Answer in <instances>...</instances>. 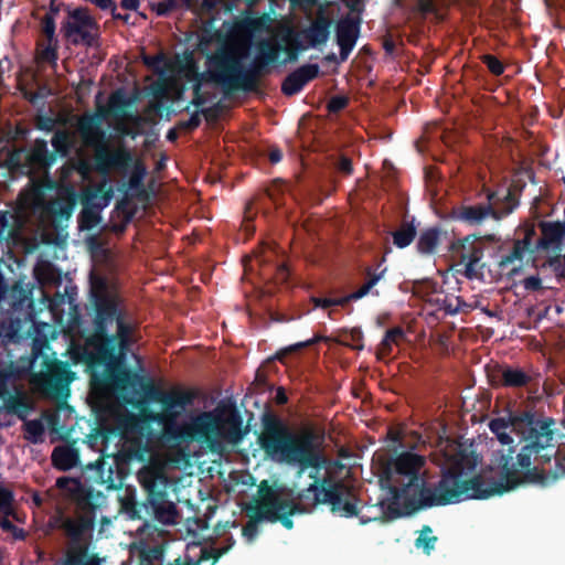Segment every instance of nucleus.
Listing matches in <instances>:
<instances>
[{
  "label": "nucleus",
  "mask_w": 565,
  "mask_h": 565,
  "mask_svg": "<svg viewBox=\"0 0 565 565\" xmlns=\"http://www.w3.org/2000/svg\"><path fill=\"white\" fill-rule=\"evenodd\" d=\"M38 291V313L46 309L55 324L64 327L67 322L84 339L75 353L90 374L92 391L102 394L127 392L136 374L124 366L118 349L127 342L131 327L116 298L95 295L94 330L86 334V330H79L82 317L76 303L77 288L72 281L64 284L61 270L39 258Z\"/></svg>",
  "instance_id": "f257e3e1"
},
{
  "label": "nucleus",
  "mask_w": 565,
  "mask_h": 565,
  "mask_svg": "<svg viewBox=\"0 0 565 565\" xmlns=\"http://www.w3.org/2000/svg\"><path fill=\"white\" fill-rule=\"evenodd\" d=\"M553 418L535 419L534 415L523 413L520 416L509 415L497 417L489 424L490 430L497 435L501 431H521L524 445L514 461V447H509L507 454L500 458L499 480L481 477L479 491H475V499H488L503 494L525 483L547 486L565 477V452L556 449L554 444Z\"/></svg>",
  "instance_id": "f03ea898"
},
{
  "label": "nucleus",
  "mask_w": 565,
  "mask_h": 565,
  "mask_svg": "<svg viewBox=\"0 0 565 565\" xmlns=\"http://www.w3.org/2000/svg\"><path fill=\"white\" fill-rule=\"evenodd\" d=\"M462 460L446 470L437 483L428 484L422 472L425 457L402 452L384 466L380 477L382 487L388 489L391 497L381 502L380 515L366 520L361 516V524L393 521L419 510L475 499L472 494L479 491L481 476L465 479Z\"/></svg>",
  "instance_id": "7ed1b4c3"
},
{
  "label": "nucleus",
  "mask_w": 565,
  "mask_h": 565,
  "mask_svg": "<svg viewBox=\"0 0 565 565\" xmlns=\"http://www.w3.org/2000/svg\"><path fill=\"white\" fill-rule=\"evenodd\" d=\"M193 402V394L183 390L168 391L161 404V412L145 414L148 422L162 426V439L171 444H205L212 451L222 449L223 443L238 444L246 430L236 409L224 414L218 411L202 412L189 423L179 425L178 417Z\"/></svg>",
  "instance_id": "20e7f679"
},
{
  "label": "nucleus",
  "mask_w": 565,
  "mask_h": 565,
  "mask_svg": "<svg viewBox=\"0 0 565 565\" xmlns=\"http://www.w3.org/2000/svg\"><path fill=\"white\" fill-rule=\"evenodd\" d=\"M263 430L258 436V444L267 457L299 468L297 475L301 476L306 470L308 477L313 480L308 488L298 493V499L303 505H309L317 494H321L334 481L330 477L319 476V470L324 468L328 459L321 447L324 440L323 434L313 428H305L292 431L277 415L265 413L262 417Z\"/></svg>",
  "instance_id": "39448f33"
},
{
  "label": "nucleus",
  "mask_w": 565,
  "mask_h": 565,
  "mask_svg": "<svg viewBox=\"0 0 565 565\" xmlns=\"http://www.w3.org/2000/svg\"><path fill=\"white\" fill-rule=\"evenodd\" d=\"M246 55L231 46L217 49L207 57L211 78L230 89L257 90L259 78L269 73V67L254 57L249 67L244 68L242 58Z\"/></svg>",
  "instance_id": "423d86ee"
},
{
  "label": "nucleus",
  "mask_w": 565,
  "mask_h": 565,
  "mask_svg": "<svg viewBox=\"0 0 565 565\" xmlns=\"http://www.w3.org/2000/svg\"><path fill=\"white\" fill-rule=\"evenodd\" d=\"M76 193L65 186L57 191L54 199L45 201L42 185L38 181V246H63L67 238V223L76 205Z\"/></svg>",
  "instance_id": "0eeeda50"
},
{
  "label": "nucleus",
  "mask_w": 565,
  "mask_h": 565,
  "mask_svg": "<svg viewBox=\"0 0 565 565\" xmlns=\"http://www.w3.org/2000/svg\"><path fill=\"white\" fill-rule=\"evenodd\" d=\"M521 188L510 185L505 193L482 186L478 196L484 194V201L471 202L465 200L450 211V218L470 227L482 226L488 220L500 222L509 216L520 204Z\"/></svg>",
  "instance_id": "6e6552de"
},
{
  "label": "nucleus",
  "mask_w": 565,
  "mask_h": 565,
  "mask_svg": "<svg viewBox=\"0 0 565 565\" xmlns=\"http://www.w3.org/2000/svg\"><path fill=\"white\" fill-rule=\"evenodd\" d=\"M74 380V373L68 365L60 360H54L47 365L46 372H38V394L45 392L49 396L60 401L55 412L46 416L51 430L58 431L63 428L60 414L71 413L72 408L66 404L70 396V384Z\"/></svg>",
  "instance_id": "1a4fd4ad"
},
{
  "label": "nucleus",
  "mask_w": 565,
  "mask_h": 565,
  "mask_svg": "<svg viewBox=\"0 0 565 565\" xmlns=\"http://www.w3.org/2000/svg\"><path fill=\"white\" fill-rule=\"evenodd\" d=\"M94 168L103 175H108L111 171L122 175L129 173L127 188L130 190H139L147 174L145 163L136 159L132 152L124 146L115 149L106 146L98 147L94 154Z\"/></svg>",
  "instance_id": "9d476101"
},
{
  "label": "nucleus",
  "mask_w": 565,
  "mask_h": 565,
  "mask_svg": "<svg viewBox=\"0 0 565 565\" xmlns=\"http://www.w3.org/2000/svg\"><path fill=\"white\" fill-rule=\"evenodd\" d=\"M140 482L147 492L143 505L161 523H174L175 505L168 500V478L161 471L149 469L140 473Z\"/></svg>",
  "instance_id": "9b49d317"
},
{
  "label": "nucleus",
  "mask_w": 565,
  "mask_h": 565,
  "mask_svg": "<svg viewBox=\"0 0 565 565\" xmlns=\"http://www.w3.org/2000/svg\"><path fill=\"white\" fill-rule=\"evenodd\" d=\"M28 186L17 199L14 213L0 211V241L4 238L10 226V218H14L18 227L32 224L35 217V146L30 148L28 156Z\"/></svg>",
  "instance_id": "f8f14e48"
},
{
  "label": "nucleus",
  "mask_w": 565,
  "mask_h": 565,
  "mask_svg": "<svg viewBox=\"0 0 565 565\" xmlns=\"http://www.w3.org/2000/svg\"><path fill=\"white\" fill-rule=\"evenodd\" d=\"M62 529L68 542L63 556L55 565H102L98 555L89 553L88 543L84 539V523L65 519Z\"/></svg>",
  "instance_id": "ddd939ff"
},
{
  "label": "nucleus",
  "mask_w": 565,
  "mask_h": 565,
  "mask_svg": "<svg viewBox=\"0 0 565 565\" xmlns=\"http://www.w3.org/2000/svg\"><path fill=\"white\" fill-rule=\"evenodd\" d=\"M450 250L459 259L457 266H462L461 273L467 279H482L486 264L482 262L484 246L480 236L469 234L450 244Z\"/></svg>",
  "instance_id": "4468645a"
},
{
  "label": "nucleus",
  "mask_w": 565,
  "mask_h": 565,
  "mask_svg": "<svg viewBox=\"0 0 565 565\" xmlns=\"http://www.w3.org/2000/svg\"><path fill=\"white\" fill-rule=\"evenodd\" d=\"M351 499L355 498L348 487L342 481H334L321 494H317L309 507L313 508L318 504H329L333 514H338L343 518L359 516L361 520L362 515H359L356 502ZM363 516L366 520V516ZM369 518L370 516H367V519Z\"/></svg>",
  "instance_id": "2eb2a0df"
},
{
  "label": "nucleus",
  "mask_w": 565,
  "mask_h": 565,
  "mask_svg": "<svg viewBox=\"0 0 565 565\" xmlns=\"http://www.w3.org/2000/svg\"><path fill=\"white\" fill-rule=\"evenodd\" d=\"M351 499L355 498L348 487L342 481H334L321 494H317L309 507L313 508L318 504H329L333 514H338L343 518L359 516L361 520L362 515H359L356 502ZM363 516L366 520V516ZM369 518L370 516H367V519Z\"/></svg>",
  "instance_id": "dca6fc26"
},
{
  "label": "nucleus",
  "mask_w": 565,
  "mask_h": 565,
  "mask_svg": "<svg viewBox=\"0 0 565 565\" xmlns=\"http://www.w3.org/2000/svg\"><path fill=\"white\" fill-rule=\"evenodd\" d=\"M302 504L270 492L259 502V518L271 523L280 522L284 527L291 530L294 527L291 516L306 511Z\"/></svg>",
  "instance_id": "f3484780"
},
{
  "label": "nucleus",
  "mask_w": 565,
  "mask_h": 565,
  "mask_svg": "<svg viewBox=\"0 0 565 565\" xmlns=\"http://www.w3.org/2000/svg\"><path fill=\"white\" fill-rule=\"evenodd\" d=\"M97 29L96 20L89 14L88 9L83 7L68 10L67 19L62 22L61 26L64 36L70 39L72 43L82 42L87 46H92L96 39L90 30Z\"/></svg>",
  "instance_id": "a211bd4d"
},
{
  "label": "nucleus",
  "mask_w": 565,
  "mask_h": 565,
  "mask_svg": "<svg viewBox=\"0 0 565 565\" xmlns=\"http://www.w3.org/2000/svg\"><path fill=\"white\" fill-rule=\"evenodd\" d=\"M148 419H142L132 413L119 415L115 420L114 427L99 426L95 434L89 436L90 441L96 443L102 439L106 444L111 436H119L122 439L137 435L149 434Z\"/></svg>",
  "instance_id": "6ab92c4d"
},
{
  "label": "nucleus",
  "mask_w": 565,
  "mask_h": 565,
  "mask_svg": "<svg viewBox=\"0 0 565 565\" xmlns=\"http://www.w3.org/2000/svg\"><path fill=\"white\" fill-rule=\"evenodd\" d=\"M487 377L493 388H522L532 381V376L523 369L509 364H495L487 367Z\"/></svg>",
  "instance_id": "aec40b11"
},
{
  "label": "nucleus",
  "mask_w": 565,
  "mask_h": 565,
  "mask_svg": "<svg viewBox=\"0 0 565 565\" xmlns=\"http://www.w3.org/2000/svg\"><path fill=\"white\" fill-rule=\"evenodd\" d=\"M330 21L324 17H319L313 20L310 25L301 32L302 39L307 42V46H301L296 41V50L288 52V60H297V50H305L307 47H317L324 44L330 35Z\"/></svg>",
  "instance_id": "412c9836"
},
{
  "label": "nucleus",
  "mask_w": 565,
  "mask_h": 565,
  "mask_svg": "<svg viewBox=\"0 0 565 565\" xmlns=\"http://www.w3.org/2000/svg\"><path fill=\"white\" fill-rule=\"evenodd\" d=\"M360 34V19L350 17L341 19L337 23L335 36L337 44L340 47V61L348 60L350 53L353 51L356 40Z\"/></svg>",
  "instance_id": "4be33fe9"
},
{
  "label": "nucleus",
  "mask_w": 565,
  "mask_h": 565,
  "mask_svg": "<svg viewBox=\"0 0 565 565\" xmlns=\"http://www.w3.org/2000/svg\"><path fill=\"white\" fill-rule=\"evenodd\" d=\"M318 75V64L301 65L285 77L281 83V92L286 96H294Z\"/></svg>",
  "instance_id": "5701e85b"
},
{
  "label": "nucleus",
  "mask_w": 565,
  "mask_h": 565,
  "mask_svg": "<svg viewBox=\"0 0 565 565\" xmlns=\"http://www.w3.org/2000/svg\"><path fill=\"white\" fill-rule=\"evenodd\" d=\"M381 268V265H377L375 269L372 267H366L365 269V281L364 284L356 289L355 291L340 298H332L333 306L344 307L350 301H356L362 299L363 297L372 294L374 296H379L377 290H373L376 284L384 277L386 273V268Z\"/></svg>",
  "instance_id": "b1692460"
},
{
  "label": "nucleus",
  "mask_w": 565,
  "mask_h": 565,
  "mask_svg": "<svg viewBox=\"0 0 565 565\" xmlns=\"http://www.w3.org/2000/svg\"><path fill=\"white\" fill-rule=\"evenodd\" d=\"M540 230L541 237L536 242L535 249L561 252L565 239V223L544 221L540 223Z\"/></svg>",
  "instance_id": "393cba45"
},
{
  "label": "nucleus",
  "mask_w": 565,
  "mask_h": 565,
  "mask_svg": "<svg viewBox=\"0 0 565 565\" xmlns=\"http://www.w3.org/2000/svg\"><path fill=\"white\" fill-rule=\"evenodd\" d=\"M63 3H56L55 0H51L50 11L45 14L42 21V33L47 41V46L43 52V56L46 60H56L58 41L55 35V18L60 12Z\"/></svg>",
  "instance_id": "a878e982"
},
{
  "label": "nucleus",
  "mask_w": 565,
  "mask_h": 565,
  "mask_svg": "<svg viewBox=\"0 0 565 565\" xmlns=\"http://www.w3.org/2000/svg\"><path fill=\"white\" fill-rule=\"evenodd\" d=\"M274 255V250H268L263 255L256 256L255 260L260 267L263 276L273 279L276 284H284L288 280L289 269L284 262L271 264Z\"/></svg>",
  "instance_id": "bb28decb"
},
{
  "label": "nucleus",
  "mask_w": 565,
  "mask_h": 565,
  "mask_svg": "<svg viewBox=\"0 0 565 565\" xmlns=\"http://www.w3.org/2000/svg\"><path fill=\"white\" fill-rule=\"evenodd\" d=\"M124 440L122 452L127 460H137L142 462L148 459L151 451L148 434L137 435Z\"/></svg>",
  "instance_id": "cd10ccee"
},
{
  "label": "nucleus",
  "mask_w": 565,
  "mask_h": 565,
  "mask_svg": "<svg viewBox=\"0 0 565 565\" xmlns=\"http://www.w3.org/2000/svg\"><path fill=\"white\" fill-rule=\"evenodd\" d=\"M535 235V232L533 228L525 231L524 237L520 239H515L513 243L512 250L508 253L507 255L501 256V259L499 260V267L500 268H507L509 265L513 264L514 262H522L525 254L531 252L533 253L535 248H531L532 246V238Z\"/></svg>",
  "instance_id": "c85d7f7f"
},
{
  "label": "nucleus",
  "mask_w": 565,
  "mask_h": 565,
  "mask_svg": "<svg viewBox=\"0 0 565 565\" xmlns=\"http://www.w3.org/2000/svg\"><path fill=\"white\" fill-rule=\"evenodd\" d=\"M51 458L54 467L63 471L70 470L79 463V452L73 444L56 446Z\"/></svg>",
  "instance_id": "c756f323"
},
{
  "label": "nucleus",
  "mask_w": 565,
  "mask_h": 565,
  "mask_svg": "<svg viewBox=\"0 0 565 565\" xmlns=\"http://www.w3.org/2000/svg\"><path fill=\"white\" fill-rule=\"evenodd\" d=\"M449 2L450 0H415L413 12L422 19L443 21Z\"/></svg>",
  "instance_id": "7c9ffc66"
},
{
  "label": "nucleus",
  "mask_w": 565,
  "mask_h": 565,
  "mask_svg": "<svg viewBox=\"0 0 565 565\" xmlns=\"http://www.w3.org/2000/svg\"><path fill=\"white\" fill-rule=\"evenodd\" d=\"M77 129L84 141L88 145H92L95 139L104 138V131L100 129L99 119L96 116H82L78 119Z\"/></svg>",
  "instance_id": "2f4dec72"
},
{
  "label": "nucleus",
  "mask_w": 565,
  "mask_h": 565,
  "mask_svg": "<svg viewBox=\"0 0 565 565\" xmlns=\"http://www.w3.org/2000/svg\"><path fill=\"white\" fill-rule=\"evenodd\" d=\"M282 50L284 47L278 42L264 39L256 45L255 58L269 66L278 61L279 54Z\"/></svg>",
  "instance_id": "473e14b6"
},
{
  "label": "nucleus",
  "mask_w": 565,
  "mask_h": 565,
  "mask_svg": "<svg viewBox=\"0 0 565 565\" xmlns=\"http://www.w3.org/2000/svg\"><path fill=\"white\" fill-rule=\"evenodd\" d=\"M441 231L439 227L434 226L424 230L417 239L416 248L420 254L429 255L435 253L440 242Z\"/></svg>",
  "instance_id": "72a5a7b5"
},
{
  "label": "nucleus",
  "mask_w": 565,
  "mask_h": 565,
  "mask_svg": "<svg viewBox=\"0 0 565 565\" xmlns=\"http://www.w3.org/2000/svg\"><path fill=\"white\" fill-rule=\"evenodd\" d=\"M405 331L402 327H394L392 329H388L385 332L384 338L382 339L379 349H377V355L379 358H384L391 354L392 352V345L398 344L402 340L405 339Z\"/></svg>",
  "instance_id": "f704fd0d"
},
{
  "label": "nucleus",
  "mask_w": 565,
  "mask_h": 565,
  "mask_svg": "<svg viewBox=\"0 0 565 565\" xmlns=\"http://www.w3.org/2000/svg\"><path fill=\"white\" fill-rule=\"evenodd\" d=\"M417 234L413 222L404 221L399 228L392 232L393 243L398 248H405L412 244Z\"/></svg>",
  "instance_id": "c9c22d12"
},
{
  "label": "nucleus",
  "mask_w": 565,
  "mask_h": 565,
  "mask_svg": "<svg viewBox=\"0 0 565 565\" xmlns=\"http://www.w3.org/2000/svg\"><path fill=\"white\" fill-rule=\"evenodd\" d=\"M52 147L55 152L62 157L68 156L73 146L71 134L67 130H57L51 140Z\"/></svg>",
  "instance_id": "e433bc0d"
},
{
  "label": "nucleus",
  "mask_w": 565,
  "mask_h": 565,
  "mask_svg": "<svg viewBox=\"0 0 565 565\" xmlns=\"http://www.w3.org/2000/svg\"><path fill=\"white\" fill-rule=\"evenodd\" d=\"M226 545L217 548H206L202 547L200 550V561L205 562L209 559H213L212 565H215V563L221 558L224 554H226L235 544V540L230 536L226 539Z\"/></svg>",
  "instance_id": "4c0bfd02"
},
{
  "label": "nucleus",
  "mask_w": 565,
  "mask_h": 565,
  "mask_svg": "<svg viewBox=\"0 0 565 565\" xmlns=\"http://www.w3.org/2000/svg\"><path fill=\"white\" fill-rule=\"evenodd\" d=\"M226 545L217 548H206L202 547L200 550V561L205 562L209 559H213L212 565H215V563L221 558L224 554H226L235 544V540L230 536L226 539Z\"/></svg>",
  "instance_id": "58836bf2"
},
{
  "label": "nucleus",
  "mask_w": 565,
  "mask_h": 565,
  "mask_svg": "<svg viewBox=\"0 0 565 565\" xmlns=\"http://www.w3.org/2000/svg\"><path fill=\"white\" fill-rule=\"evenodd\" d=\"M212 108H201V109H196L188 120H180L178 124H177V127L180 129V130H184V131H193L195 130L200 125H201V116H205L206 118H209L211 115H212Z\"/></svg>",
  "instance_id": "ea45409f"
},
{
  "label": "nucleus",
  "mask_w": 565,
  "mask_h": 565,
  "mask_svg": "<svg viewBox=\"0 0 565 565\" xmlns=\"http://www.w3.org/2000/svg\"><path fill=\"white\" fill-rule=\"evenodd\" d=\"M163 548L161 546H145L139 548V565H153L154 562L163 559Z\"/></svg>",
  "instance_id": "a19ab883"
},
{
  "label": "nucleus",
  "mask_w": 565,
  "mask_h": 565,
  "mask_svg": "<svg viewBox=\"0 0 565 565\" xmlns=\"http://www.w3.org/2000/svg\"><path fill=\"white\" fill-rule=\"evenodd\" d=\"M433 532L431 527L424 525L419 536L415 541L416 547H423L426 554H429L437 542V536L430 535Z\"/></svg>",
  "instance_id": "79ce46f5"
},
{
  "label": "nucleus",
  "mask_w": 565,
  "mask_h": 565,
  "mask_svg": "<svg viewBox=\"0 0 565 565\" xmlns=\"http://www.w3.org/2000/svg\"><path fill=\"white\" fill-rule=\"evenodd\" d=\"M13 492L0 484V514L10 516L13 514Z\"/></svg>",
  "instance_id": "37998d69"
},
{
  "label": "nucleus",
  "mask_w": 565,
  "mask_h": 565,
  "mask_svg": "<svg viewBox=\"0 0 565 565\" xmlns=\"http://www.w3.org/2000/svg\"><path fill=\"white\" fill-rule=\"evenodd\" d=\"M122 509L129 515L130 519H142L141 512L145 510L148 514H151V509H148L142 503H138L135 499H127L122 502Z\"/></svg>",
  "instance_id": "c03bdc74"
},
{
  "label": "nucleus",
  "mask_w": 565,
  "mask_h": 565,
  "mask_svg": "<svg viewBox=\"0 0 565 565\" xmlns=\"http://www.w3.org/2000/svg\"><path fill=\"white\" fill-rule=\"evenodd\" d=\"M345 345L351 347L354 350H362L363 345V332L360 328H353L349 331L343 332Z\"/></svg>",
  "instance_id": "a18cd8bd"
},
{
  "label": "nucleus",
  "mask_w": 565,
  "mask_h": 565,
  "mask_svg": "<svg viewBox=\"0 0 565 565\" xmlns=\"http://www.w3.org/2000/svg\"><path fill=\"white\" fill-rule=\"evenodd\" d=\"M480 60L494 76H500L505 71V65L492 54H483L480 56Z\"/></svg>",
  "instance_id": "49530a36"
},
{
  "label": "nucleus",
  "mask_w": 565,
  "mask_h": 565,
  "mask_svg": "<svg viewBox=\"0 0 565 565\" xmlns=\"http://www.w3.org/2000/svg\"><path fill=\"white\" fill-rule=\"evenodd\" d=\"M265 519L259 518V504L254 516L243 526L242 534L248 541L252 542L258 534V522Z\"/></svg>",
  "instance_id": "de8ad7c7"
},
{
  "label": "nucleus",
  "mask_w": 565,
  "mask_h": 565,
  "mask_svg": "<svg viewBox=\"0 0 565 565\" xmlns=\"http://www.w3.org/2000/svg\"><path fill=\"white\" fill-rule=\"evenodd\" d=\"M546 264L554 271L558 280L565 279V263L562 260L561 255H555L546 260Z\"/></svg>",
  "instance_id": "09e8293b"
},
{
  "label": "nucleus",
  "mask_w": 565,
  "mask_h": 565,
  "mask_svg": "<svg viewBox=\"0 0 565 565\" xmlns=\"http://www.w3.org/2000/svg\"><path fill=\"white\" fill-rule=\"evenodd\" d=\"M349 104V98L342 95H337L330 98L327 104V109L331 114H337L343 110Z\"/></svg>",
  "instance_id": "8fccbe9b"
},
{
  "label": "nucleus",
  "mask_w": 565,
  "mask_h": 565,
  "mask_svg": "<svg viewBox=\"0 0 565 565\" xmlns=\"http://www.w3.org/2000/svg\"><path fill=\"white\" fill-rule=\"evenodd\" d=\"M178 7V3L175 0H162L161 2L157 4H152V10L156 11L157 15L159 17H166L171 11L175 10Z\"/></svg>",
  "instance_id": "3c124183"
},
{
  "label": "nucleus",
  "mask_w": 565,
  "mask_h": 565,
  "mask_svg": "<svg viewBox=\"0 0 565 565\" xmlns=\"http://www.w3.org/2000/svg\"><path fill=\"white\" fill-rule=\"evenodd\" d=\"M321 340V337H315L312 339H309V340H306V341H302V342H298V343H295L290 347H288L287 349H285L284 351H281L280 353H277V359L278 360H281L282 356L288 353V352H295V351H299L301 349H305V348H308L317 342H319Z\"/></svg>",
  "instance_id": "603ef678"
},
{
  "label": "nucleus",
  "mask_w": 565,
  "mask_h": 565,
  "mask_svg": "<svg viewBox=\"0 0 565 565\" xmlns=\"http://www.w3.org/2000/svg\"><path fill=\"white\" fill-rule=\"evenodd\" d=\"M56 486L61 489L67 490L70 492H75L82 488V484L78 480L71 479L67 477H62L56 480Z\"/></svg>",
  "instance_id": "864d4df0"
},
{
  "label": "nucleus",
  "mask_w": 565,
  "mask_h": 565,
  "mask_svg": "<svg viewBox=\"0 0 565 565\" xmlns=\"http://www.w3.org/2000/svg\"><path fill=\"white\" fill-rule=\"evenodd\" d=\"M335 169L344 175H351L353 173V163L351 158L347 156H340L335 162Z\"/></svg>",
  "instance_id": "5fc2aeb1"
},
{
  "label": "nucleus",
  "mask_w": 565,
  "mask_h": 565,
  "mask_svg": "<svg viewBox=\"0 0 565 565\" xmlns=\"http://www.w3.org/2000/svg\"><path fill=\"white\" fill-rule=\"evenodd\" d=\"M164 61V55L162 53L157 55H143L142 56V63L150 68H153L154 71L159 72L160 65Z\"/></svg>",
  "instance_id": "6e6d98bb"
},
{
  "label": "nucleus",
  "mask_w": 565,
  "mask_h": 565,
  "mask_svg": "<svg viewBox=\"0 0 565 565\" xmlns=\"http://www.w3.org/2000/svg\"><path fill=\"white\" fill-rule=\"evenodd\" d=\"M184 77L188 82H192L194 84V82H196L198 79L200 81H204L205 79V75L204 73H200L199 70H198V66L192 63L188 66L186 71H185V74H184Z\"/></svg>",
  "instance_id": "4d7b16f0"
},
{
  "label": "nucleus",
  "mask_w": 565,
  "mask_h": 565,
  "mask_svg": "<svg viewBox=\"0 0 565 565\" xmlns=\"http://www.w3.org/2000/svg\"><path fill=\"white\" fill-rule=\"evenodd\" d=\"M523 287L529 291H539L542 289V280L539 276H529L523 279Z\"/></svg>",
  "instance_id": "13d9d810"
},
{
  "label": "nucleus",
  "mask_w": 565,
  "mask_h": 565,
  "mask_svg": "<svg viewBox=\"0 0 565 565\" xmlns=\"http://www.w3.org/2000/svg\"><path fill=\"white\" fill-rule=\"evenodd\" d=\"M168 391H163L160 388H157L154 386H150L147 391V396L150 401L162 404V399L164 398Z\"/></svg>",
  "instance_id": "bf43d9fd"
},
{
  "label": "nucleus",
  "mask_w": 565,
  "mask_h": 565,
  "mask_svg": "<svg viewBox=\"0 0 565 565\" xmlns=\"http://www.w3.org/2000/svg\"><path fill=\"white\" fill-rule=\"evenodd\" d=\"M98 218V215L93 212L83 211L81 214V223L86 227H92L95 223H97Z\"/></svg>",
  "instance_id": "052dcab7"
},
{
  "label": "nucleus",
  "mask_w": 565,
  "mask_h": 565,
  "mask_svg": "<svg viewBox=\"0 0 565 565\" xmlns=\"http://www.w3.org/2000/svg\"><path fill=\"white\" fill-rule=\"evenodd\" d=\"M109 103L113 108H122L126 105L125 98L119 90L111 94Z\"/></svg>",
  "instance_id": "680f3d73"
},
{
  "label": "nucleus",
  "mask_w": 565,
  "mask_h": 565,
  "mask_svg": "<svg viewBox=\"0 0 565 565\" xmlns=\"http://www.w3.org/2000/svg\"><path fill=\"white\" fill-rule=\"evenodd\" d=\"M311 301L313 302L315 307H319V308H323V309L333 307L332 298L312 297Z\"/></svg>",
  "instance_id": "e2e57ef3"
},
{
  "label": "nucleus",
  "mask_w": 565,
  "mask_h": 565,
  "mask_svg": "<svg viewBox=\"0 0 565 565\" xmlns=\"http://www.w3.org/2000/svg\"><path fill=\"white\" fill-rule=\"evenodd\" d=\"M47 327V323L46 322H41V321H38V329H36V332H38V356L41 354V351H42V348L44 345V341L41 340V337L44 332V329Z\"/></svg>",
  "instance_id": "0e129e2a"
},
{
  "label": "nucleus",
  "mask_w": 565,
  "mask_h": 565,
  "mask_svg": "<svg viewBox=\"0 0 565 565\" xmlns=\"http://www.w3.org/2000/svg\"><path fill=\"white\" fill-rule=\"evenodd\" d=\"M140 6V0H121L120 7L125 10L136 11Z\"/></svg>",
  "instance_id": "69168bd1"
},
{
  "label": "nucleus",
  "mask_w": 565,
  "mask_h": 565,
  "mask_svg": "<svg viewBox=\"0 0 565 565\" xmlns=\"http://www.w3.org/2000/svg\"><path fill=\"white\" fill-rule=\"evenodd\" d=\"M110 13H111V17H113L114 20H120L124 23L129 24L130 14H128V13H125V14L118 13L116 4L111 8Z\"/></svg>",
  "instance_id": "338daca9"
},
{
  "label": "nucleus",
  "mask_w": 565,
  "mask_h": 565,
  "mask_svg": "<svg viewBox=\"0 0 565 565\" xmlns=\"http://www.w3.org/2000/svg\"><path fill=\"white\" fill-rule=\"evenodd\" d=\"M495 436L501 444L512 447L511 445L513 444V438L510 436L508 430L501 431V433L497 434Z\"/></svg>",
  "instance_id": "774afa93"
}]
</instances>
